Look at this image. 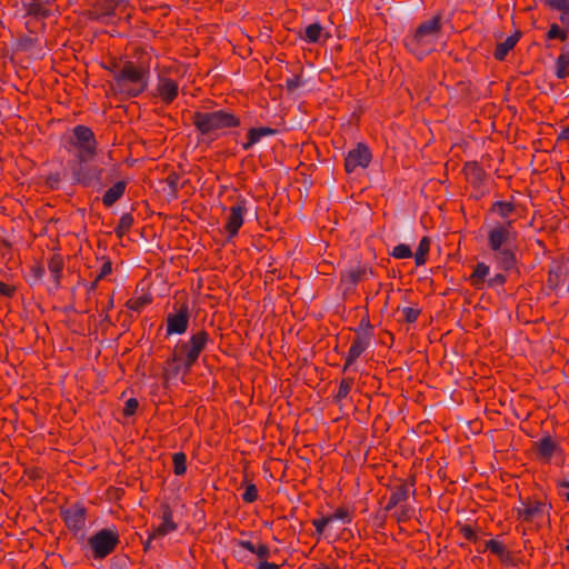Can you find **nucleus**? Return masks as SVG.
Here are the masks:
<instances>
[{"label":"nucleus","mask_w":569,"mask_h":569,"mask_svg":"<svg viewBox=\"0 0 569 569\" xmlns=\"http://www.w3.org/2000/svg\"><path fill=\"white\" fill-rule=\"evenodd\" d=\"M208 341L209 335L202 330L193 333L188 341L178 342L167 363V378L172 379L179 376H186L197 362Z\"/></svg>","instance_id":"1"},{"label":"nucleus","mask_w":569,"mask_h":569,"mask_svg":"<svg viewBox=\"0 0 569 569\" xmlns=\"http://www.w3.org/2000/svg\"><path fill=\"white\" fill-rule=\"evenodd\" d=\"M518 233L511 221L497 223L488 230V246L498 268L508 271L516 264L515 248Z\"/></svg>","instance_id":"2"},{"label":"nucleus","mask_w":569,"mask_h":569,"mask_svg":"<svg viewBox=\"0 0 569 569\" xmlns=\"http://www.w3.org/2000/svg\"><path fill=\"white\" fill-rule=\"evenodd\" d=\"M192 123L202 137L213 141L223 136L228 129L239 127L240 119L227 109H218L196 111Z\"/></svg>","instance_id":"3"},{"label":"nucleus","mask_w":569,"mask_h":569,"mask_svg":"<svg viewBox=\"0 0 569 569\" xmlns=\"http://www.w3.org/2000/svg\"><path fill=\"white\" fill-rule=\"evenodd\" d=\"M441 38V19L435 16L422 22L416 31L405 39L406 48L417 58L422 59L435 51Z\"/></svg>","instance_id":"4"},{"label":"nucleus","mask_w":569,"mask_h":569,"mask_svg":"<svg viewBox=\"0 0 569 569\" xmlns=\"http://www.w3.org/2000/svg\"><path fill=\"white\" fill-rule=\"evenodd\" d=\"M148 77V70L133 62H126L122 68L114 73L117 88L129 97H137L146 90Z\"/></svg>","instance_id":"5"},{"label":"nucleus","mask_w":569,"mask_h":569,"mask_svg":"<svg viewBox=\"0 0 569 569\" xmlns=\"http://www.w3.org/2000/svg\"><path fill=\"white\" fill-rule=\"evenodd\" d=\"M66 149L74 160H92L97 151L93 131L86 126H76L66 142Z\"/></svg>","instance_id":"6"},{"label":"nucleus","mask_w":569,"mask_h":569,"mask_svg":"<svg viewBox=\"0 0 569 569\" xmlns=\"http://www.w3.org/2000/svg\"><path fill=\"white\" fill-rule=\"evenodd\" d=\"M73 179L84 187L102 186V168L91 163V160H74L71 167Z\"/></svg>","instance_id":"7"},{"label":"nucleus","mask_w":569,"mask_h":569,"mask_svg":"<svg viewBox=\"0 0 569 569\" xmlns=\"http://www.w3.org/2000/svg\"><path fill=\"white\" fill-rule=\"evenodd\" d=\"M119 543V535L116 530L102 529L89 539L94 558H104L110 555Z\"/></svg>","instance_id":"8"},{"label":"nucleus","mask_w":569,"mask_h":569,"mask_svg":"<svg viewBox=\"0 0 569 569\" xmlns=\"http://www.w3.org/2000/svg\"><path fill=\"white\" fill-rule=\"evenodd\" d=\"M247 211V200L243 198H238L236 203L230 207L224 223V230L228 233L229 239L238 234L239 229L244 222Z\"/></svg>","instance_id":"9"},{"label":"nucleus","mask_w":569,"mask_h":569,"mask_svg":"<svg viewBox=\"0 0 569 569\" xmlns=\"http://www.w3.org/2000/svg\"><path fill=\"white\" fill-rule=\"evenodd\" d=\"M372 335L369 331L357 332L346 357L343 370L352 367L356 360L370 347Z\"/></svg>","instance_id":"10"},{"label":"nucleus","mask_w":569,"mask_h":569,"mask_svg":"<svg viewBox=\"0 0 569 569\" xmlns=\"http://www.w3.org/2000/svg\"><path fill=\"white\" fill-rule=\"evenodd\" d=\"M371 152L365 144H358L350 150L345 160V168L348 173L355 172L357 169H365L369 166Z\"/></svg>","instance_id":"11"},{"label":"nucleus","mask_w":569,"mask_h":569,"mask_svg":"<svg viewBox=\"0 0 569 569\" xmlns=\"http://www.w3.org/2000/svg\"><path fill=\"white\" fill-rule=\"evenodd\" d=\"M189 326V310L182 306L177 312L167 316V335H182Z\"/></svg>","instance_id":"12"},{"label":"nucleus","mask_w":569,"mask_h":569,"mask_svg":"<svg viewBox=\"0 0 569 569\" xmlns=\"http://www.w3.org/2000/svg\"><path fill=\"white\" fill-rule=\"evenodd\" d=\"M179 93V84L177 81L166 77L159 76L156 84V96L166 104L171 103Z\"/></svg>","instance_id":"13"},{"label":"nucleus","mask_w":569,"mask_h":569,"mask_svg":"<svg viewBox=\"0 0 569 569\" xmlns=\"http://www.w3.org/2000/svg\"><path fill=\"white\" fill-rule=\"evenodd\" d=\"M547 510L545 503L536 500L520 501V506L517 508L518 517L522 521H532L541 517Z\"/></svg>","instance_id":"14"},{"label":"nucleus","mask_w":569,"mask_h":569,"mask_svg":"<svg viewBox=\"0 0 569 569\" xmlns=\"http://www.w3.org/2000/svg\"><path fill=\"white\" fill-rule=\"evenodd\" d=\"M63 519L69 529L79 531L84 527L86 510L82 506L74 505L63 511Z\"/></svg>","instance_id":"15"},{"label":"nucleus","mask_w":569,"mask_h":569,"mask_svg":"<svg viewBox=\"0 0 569 569\" xmlns=\"http://www.w3.org/2000/svg\"><path fill=\"white\" fill-rule=\"evenodd\" d=\"M415 490L412 489V486L408 483H401L395 487L386 505V510L390 511L400 503L407 501L409 496Z\"/></svg>","instance_id":"16"},{"label":"nucleus","mask_w":569,"mask_h":569,"mask_svg":"<svg viewBox=\"0 0 569 569\" xmlns=\"http://www.w3.org/2000/svg\"><path fill=\"white\" fill-rule=\"evenodd\" d=\"M177 530V525L172 519V511L169 507H166L162 512L161 522L157 526V528L150 535L151 539H156L159 537H164L168 533Z\"/></svg>","instance_id":"17"},{"label":"nucleus","mask_w":569,"mask_h":569,"mask_svg":"<svg viewBox=\"0 0 569 569\" xmlns=\"http://www.w3.org/2000/svg\"><path fill=\"white\" fill-rule=\"evenodd\" d=\"M277 130L269 127L251 128L247 133V141L242 143L243 150H250L254 144L264 137L274 136Z\"/></svg>","instance_id":"18"},{"label":"nucleus","mask_w":569,"mask_h":569,"mask_svg":"<svg viewBox=\"0 0 569 569\" xmlns=\"http://www.w3.org/2000/svg\"><path fill=\"white\" fill-rule=\"evenodd\" d=\"M127 182L121 180L111 186L103 194L102 202L106 207L114 204L124 193Z\"/></svg>","instance_id":"19"},{"label":"nucleus","mask_w":569,"mask_h":569,"mask_svg":"<svg viewBox=\"0 0 569 569\" xmlns=\"http://www.w3.org/2000/svg\"><path fill=\"white\" fill-rule=\"evenodd\" d=\"M489 267L483 263L479 262L476 264L473 272L469 277V281L471 286H473L477 289H482L485 283L487 282V277L489 276Z\"/></svg>","instance_id":"20"},{"label":"nucleus","mask_w":569,"mask_h":569,"mask_svg":"<svg viewBox=\"0 0 569 569\" xmlns=\"http://www.w3.org/2000/svg\"><path fill=\"white\" fill-rule=\"evenodd\" d=\"M50 4V2H46L43 0H32L26 4V11L29 16L46 18L52 13L49 8Z\"/></svg>","instance_id":"21"},{"label":"nucleus","mask_w":569,"mask_h":569,"mask_svg":"<svg viewBox=\"0 0 569 569\" xmlns=\"http://www.w3.org/2000/svg\"><path fill=\"white\" fill-rule=\"evenodd\" d=\"M556 449L557 443L550 437H545L538 442V452L547 460L552 457Z\"/></svg>","instance_id":"22"},{"label":"nucleus","mask_w":569,"mask_h":569,"mask_svg":"<svg viewBox=\"0 0 569 569\" xmlns=\"http://www.w3.org/2000/svg\"><path fill=\"white\" fill-rule=\"evenodd\" d=\"M517 43V38L515 37H508L503 42L499 43L495 50V58L499 61H502L510 50L513 49V47Z\"/></svg>","instance_id":"23"},{"label":"nucleus","mask_w":569,"mask_h":569,"mask_svg":"<svg viewBox=\"0 0 569 569\" xmlns=\"http://www.w3.org/2000/svg\"><path fill=\"white\" fill-rule=\"evenodd\" d=\"M486 549L498 556L502 561H507L509 559V552L505 545L496 539L486 541Z\"/></svg>","instance_id":"24"},{"label":"nucleus","mask_w":569,"mask_h":569,"mask_svg":"<svg viewBox=\"0 0 569 569\" xmlns=\"http://www.w3.org/2000/svg\"><path fill=\"white\" fill-rule=\"evenodd\" d=\"M430 249V241L427 237H423L419 246L417 248V251L415 253V261L417 266H422L426 262L427 254Z\"/></svg>","instance_id":"25"},{"label":"nucleus","mask_w":569,"mask_h":569,"mask_svg":"<svg viewBox=\"0 0 569 569\" xmlns=\"http://www.w3.org/2000/svg\"><path fill=\"white\" fill-rule=\"evenodd\" d=\"M48 269H49L50 274L52 276L54 282L58 284L62 269H63V261H62L61 257L53 256L48 263Z\"/></svg>","instance_id":"26"},{"label":"nucleus","mask_w":569,"mask_h":569,"mask_svg":"<svg viewBox=\"0 0 569 569\" xmlns=\"http://www.w3.org/2000/svg\"><path fill=\"white\" fill-rule=\"evenodd\" d=\"M322 36V27L319 23H311L305 29L303 39L308 42L316 43Z\"/></svg>","instance_id":"27"},{"label":"nucleus","mask_w":569,"mask_h":569,"mask_svg":"<svg viewBox=\"0 0 569 569\" xmlns=\"http://www.w3.org/2000/svg\"><path fill=\"white\" fill-rule=\"evenodd\" d=\"M556 74L563 79L569 74V53L560 54L556 61Z\"/></svg>","instance_id":"28"},{"label":"nucleus","mask_w":569,"mask_h":569,"mask_svg":"<svg viewBox=\"0 0 569 569\" xmlns=\"http://www.w3.org/2000/svg\"><path fill=\"white\" fill-rule=\"evenodd\" d=\"M352 386H353L352 378L342 379L339 385L338 391L335 396V401L341 402L343 399H346L348 397V395L350 393Z\"/></svg>","instance_id":"29"},{"label":"nucleus","mask_w":569,"mask_h":569,"mask_svg":"<svg viewBox=\"0 0 569 569\" xmlns=\"http://www.w3.org/2000/svg\"><path fill=\"white\" fill-rule=\"evenodd\" d=\"M173 472L177 476H182L187 470V457L183 452H176L172 456Z\"/></svg>","instance_id":"30"},{"label":"nucleus","mask_w":569,"mask_h":569,"mask_svg":"<svg viewBox=\"0 0 569 569\" xmlns=\"http://www.w3.org/2000/svg\"><path fill=\"white\" fill-rule=\"evenodd\" d=\"M465 173L469 181L472 183H479L482 180L483 172L482 170L475 163L466 164Z\"/></svg>","instance_id":"31"},{"label":"nucleus","mask_w":569,"mask_h":569,"mask_svg":"<svg viewBox=\"0 0 569 569\" xmlns=\"http://www.w3.org/2000/svg\"><path fill=\"white\" fill-rule=\"evenodd\" d=\"M133 224V217L131 213H123L120 219L119 223L116 228V232L121 237L123 236Z\"/></svg>","instance_id":"32"},{"label":"nucleus","mask_w":569,"mask_h":569,"mask_svg":"<svg viewBox=\"0 0 569 569\" xmlns=\"http://www.w3.org/2000/svg\"><path fill=\"white\" fill-rule=\"evenodd\" d=\"M328 519H330V523L340 520L343 523H350L351 522V516L348 509L346 508H338L333 513L328 516Z\"/></svg>","instance_id":"33"},{"label":"nucleus","mask_w":569,"mask_h":569,"mask_svg":"<svg viewBox=\"0 0 569 569\" xmlns=\"http://www.w3.org/2000/svg\"><path fill=\"white\" fill-rule=\"evenodd\" d=\"M413 513H415V509L412 507L403 505V506H400V508L395 512V517L398 522H405V521L411 519Z\"/></svg>","instance_id":"34"},{"label":"nucleus","mask_w":569,"mask_h":569,"mask_svg":"<svg viewBox=\"0 0 569 569\" xmlns=\"http://www.w3.org/2000/svg\"><path fill=\"white\" fill-rule=\"evenodd\" d=\"M258 499V489L253 483H247L242 493V500L247 503H252Z\"/></svg>","instance_id":"35"},{"label":"nucleus","mask_w":569,"mask_h":569,"mask_svg":"<svg viewBox=\"0 0 569 569\" xmlns=\"http://www.w3.org/2000/svg\"><path fill=\"white\" fill-rule=\"evenodd\" d=\"M391 254L396 259H407L412 257V251L409 246L400 243L393 248Z\"/></svg>","instance_id":"36"},{"label":"nucleus","mask_w":569,"mask_h":569,"mask_svg":"<svg viewBox=\"0 0 569 569\" xmlns=\"http://www.w3.org/2000/svg\"><path fill=\"white\" fill-rule=\"evenodd\" d=\"M545 4L558 11L569 9V0H545Z\"/></svg>","instance_id":"37"},{"label":"nucleus","mask_w":569,"mask_h":569,"mask_svg":"<svg viewBox=\"0 0 569 569\" xmlns=\"http://www.w3.org/2000/svg\"><path fill=\"white\" fill-rule=\"evenodd\" d=\"M548 38L549 39H561L565 40L567 38V33L560 29V27L556 23L551 24L549 31H548Z\"/></svg>","instance_id":"38"},{"label":"nucleus","mask_w":569,"mask_h":569,"mask_svg":"<svg viewBox=\"0 0 569 569\" xmlns=\"http://www.w3.org/2000/svg\"><path fill=\"white\" fill-rule=\"evenodd\" d=\"M405 319L407 322H415L418 317H419V313L420 311L416 308H412V307H406L401 310Z\"/></svg>","instance_id":"39"},{"label":"nucleus","mask_w":569,"mask_h":569,"mask_svg":"<svg viewBox=\"0 0 569 569\" xmlns=\"http://www.w3.org/2000/svg\"><path fill=\"white\" fill-rule=\"evenodd\" d=\"M495 207L498 213L503 218H507L513 211V206L509 202H497Z\"/></svg>","instance_id":"40"},{"label":"nucleus","mask_w":569,"mask_h":569,"mask_svg":"<svg viewBox=\"0 0 569 569\" xmlns=\"http://www.w3.org/2000/svg\"><path fill=\"white\" fill-rule=\"evenodd\" d=\"M330 523V519L328 517H322L319 519H313L312 525L316 528L317 535L321 536L325 531V528Z\"/></svg>","instance_id":"41"},{"label":"nucleus","mask_w":569,"mask_h":569,"mask_svg":"<svg viewBox=\"0 0 569 569\" xmlns=\"http://www.w3.org/2000/svg\"><path fill=\"white\" fill-rule=\"evenodd\" d=\"M138 408V400L136 398H130L126 401L123 413L124 416H132L134 415L136 410Z\"/></svg>","instance_id":"42"},{"label":"nucleus","mask_w":569,"mask_h":569,"mask_svg":"<svg viewBox=\"0 0 569 569\" xmlns=\"http://www.w3.org/2000/svg\"><path fill=\"white\" fill-rule=\"evenodd\" d=\"M505 282H506V276L502 273H497L487 281V284H488V287H497V286H502Z\"/></svg>","instance_id":"43"},{"label":"nucleus","mask_w":569,"mask_h":569,"mask_svg":"<svg viewBox=\"0 0 569 569\" xmlns=\"http://www.w3.org/2000/svg\"><path fill=\"white\" fill-rule=\"evenodd\" d=\"M254 555L260 559H267L270 556V550L267 545L260 543L257 546Z\"/></svg>","instance_id":"44"},{"label":"nucleus","mask_w":569,"mask_h":569,"mask_svg":"<svg viewBox=\"0 0 569 569\" xmlns=\"http://www.w3.org/2000/svg\"><path fill=\"white\" fill-rule=\"evenodd\" d=\"M14 291L16 288L13 286L0 281V296L12 297Z\"/></svg>","instance_id":"45"},{"label":"nucleus","mask_w":569,"mask_h":569,"mask_svg":"<svg viewBox=\"0 0 569 569\" xmlns=\"http://www.w3.org/2000/svg\"><path fill=\"white\" fill-rule=\"evenodd\" d=\"M237 546L252 553H254L257 548V546L249 540H239L237 541Z\"/></svg>","instance_id":"46"},{"label":"nucleus","mask_w":569,"mask_h":569,"mask_svg":"<svg viewBox=\"0 0 569 569\" xmlns=\"http://www.w3.org/2000/svg\"><path fill=\"white\" fill-rule=\"evenodd\" d=\"M111 263L109 261L104 262L98 277H97V280H100L102 278H104L106 276H108L109 273H111Z\"/></svg>","instance_id":"47"},{"label":"nucleus","mask_w":569,"mask_h":569,"mask_svg":"<svg viewBox=\"0 0 569 569\" xmlns=\"http://www.w3.org/2000/svg\"><path fill=\"white\" fill-rule=\"evenodd\" d=\"M366 273L365 269H358L350 272V277L353 282H357L362 279V276Z\"/></svg>","instance_id":"48"},{"label":"nucleus","mask_w":569,"mask_h":569,"mask_svg":"<svg viewBox=\"0 0 569 569\" xmlns=\"http://www.w3.org/2000/svg\"><path fill=\"white\" fill-rule=\"evenodd\" d=\"M257 569H280V566L268 561H261Z\"/></svg>","instance_id":"49"},{"label":"nucleus","mask_w":569,"mask_h":569,"mask_svg":"<svg viewBox=\"0 0 569 569\" xmlns=\"http://www.w3.org/2000/svg\"><path fill=\"white\" fill-rule=\"evenodd\" d=\"M143 303L140 301V299L129 300L127 306L131 310H139Z\"/></svg>","instance_id":"50"},{"label":"nucleus","mask_w":569,"mask_h":569,"mask_svg":"<svg viewBox=\"0 0 569 569\" xmlns=\"http://www.w3.org/2000/svg\"><path fill=\"white\" fill-rule=\"evenodd\" d=\"M560 12V21L567 27H569V9L562 10Z\"/></svg>","instance_id":"51"},{"label":"nucleus","mask_w":569,"mask_h":569,"mask_svg":"<svg viewBox=\"0 0 569 569\" xmlns=\"http://www.w3.org/2000/svg\"><path fill=\"white\" fill-rule=\"evenodd\" d=\"M558 139L560 140H569V126L565 128L560 133Z\"/></svg>","instance_id":"52"},{"label":"nucleus","mask_w":569,"mask_h":569,"mask_svg":"<svg viewBox=\"0 0 569 569\" xmlns=\"http://www.w3.org/2000/svg\"><path fill=\"white\" fill-rule=\"evenodd\" d=\"M463 532H465V537L468 539H471V537L473 536V531L470 528H465Z\"/></svg>","instance_id":"53"},{"label":"nucleus","mask_w":569,"mask_h":569,"mask_svg":"<svg viewBox=\"0 0 569 569\" xmlns=\"http://www.w3.org/2000/svg\"><path fill=\"white\" fill-rule=\"evenodd\" d=\"M316 569H330V568L323 563H320Z\"/></svg>","instance_id":"54"},{"label":"nucleus","mask_w":569,"mask_h":569,"mask_svg":"<svg viewBox=\"0 0 569 569\" xmlns=\"http://www.w3.org/2000/svg\"><path fill=\"white\" fill-rule=\"evenodd\" d=\"M288 87L289 88H295L296 87V82L295 81H288Z\"/></svg>","instance_id":"55"},{"label":"nucleus","mask_w":569,"mask_h":569,"mask_svg":"<svg viewBox=\"0 0 569 569\" xmlns=\"http://www.w3.org/2000/svg\"><path fill=\"white\" fill-rule=\"evenodd\" d=\"M561 487H563V488H568V489H569V481H563V482L561 483Z\"/></svg>","instance_id":"56"},{"label":"nucleus","mask_w":569,"mask_h":569,"mask_svg":"<svg viewBox=\"0 0 569 569\" xmlns=\"http://www.w3.org/2000/svg\"><path fill=\"white\" fill-rule=\"evenodd\" d=\"M565 498L567 501H569V491L565 493Z\"/></svg>","instance_id":"57"},{"label":"nucleus","mask_w":569,"mask_h":569,"mask_svg":"<svg viewBox=\"0 0 569 569\" xmlns=\"http://www.w3.org/2000/svg\"><path fill=\"white\" fill-rule=\"evenodd\" d=\"M567 550L569 551V545L567 546Z\"/></svg>","instance_id":"58"},{"label":"nucleus","mask_w":569,"mask_h":569,"mask_svg":"<svg viewBox=\"0 0 569 569\" xmlns=\"http://www.w3.org/2000/svg\"><path fill=\"white\" fill-rule=\"evenodd\" d=\"M568 292H569V284H568Z\"/></svg>","instance_id":"59"}]
</instances>
